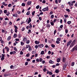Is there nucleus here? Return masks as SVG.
I'll list each match as a JSON object with an SVG mask.
<instances>
[{
    "label": "nucleus",
    "instance_id": "45",
    "mask_svg": "<svg viewBox=\"0 0 77 77\" xmlns=\"http://www.w3.org/2000/svg\"><path fill=\"white\" fill-rule=\"evenodd\" d=\"M8 6L9 8H11V6H12V4H8Z\"/></svg>",
    "mask_w": 77,
    "mask_h": 77
},
{
    "label": "nucleus",
    "instance_id": "23",
    "mask_svg": "<svg viewBox=\"0 0 77 77\" xmlns=\"http://www.w3.org/2000/svg\"><path fill=\"white\" fill-rule=\"evenodd\" d=\"M26 44H29V43H30V40H28L27 41H26Z\"/></svg>",
    "mask_w": 77,
    "mask_h": 77
},
{
    "label": "nucleus",
    "instance_id": "40",
    "mask_svg": "<svg viewBox=\"0 0 77 77\" xmlns=\"http://www.w3.org/2000/svg\"><path fill=\"white\" fill-rule=\"evenodd\" d=\"M5 20H8V21H9V19L8 18V17H6L5 18Z\"/></svg>",
    "mask_w": 77,
    "mask_h": 77
},
{
    "label": "nucleus",
    "instance_id": "63",
    "mask_svg": "<svg viewBox=\"0 0 77 77\" xmlns=\"http://www.w3.org/2000/svg\"><path fill=\"white\" fill-rule=\"evenodd\" d=\"M1 44H4V41H3V40H2L1 41Z\"/></svg>",
    "mask_w": 77,
    "mask_h": 77
},
{
    "label": "nucleus",
    "instance_id": "27",
    "mask_svg": "<svg viewBox=\"0 0 77 77\" xmlns=\"http://www.w3.org/2000/svg\"><path fill=\"white\" fill-rule=\"evenodd\" d=\"M28 47H29L28 50L29 51H30V50H31V46H30V45H29Z\"/></svg>",
    "mask_w": 77,
    "mask_h": 77
},
{
    "label": "nucleus",
    "instance_id": "58",
    "mask_svg": "<svg viewBox=\"0 0 77 77\" xmlns=\"http://www.w3.org/2000/svg\"><path fill=\"white\" fill-rule=\"evenodd\" d=\"M56 32H57V31H56V30H55L54 32V35H55L56 33Z\"/></svg>",
    "mask_w": 77,
    "mask_h": 77
},
{
    "label": "nucleus",
    "instance_id": "54",
    "mask_svg": "<svg viewBox=\"0 0 77 77\" xmlns=\"http://www.w3.org/2000/svg\"><path fill=\"white\" fill-rule=\"evenodd\" d=\"M35 11H34L32 13V15H35Z\"/></svg>",
    "mask_w": 77,
    "mask_h": 77
},
{
    "label": "nucleus",
    "instance_id": "62",
    "mask_svg": "<svg viewBox=\"0 0 77 77\" xmlns=\"http://www.w3.org/2000/svg\"><path fill=\"white\" fill-rule=\"evenodd\" d=\"M63 25H61L60 26V28L61 29H62V28H63Z\"/></svg>",
    "mask_w": 77,
    "mask_h": 77
},
{
    "label": "nucleus",
    "instance_id": "30",
    "mask_svg": "<svg viewBox=\"0 0 77 77\" xmlns=\"http://www.w3.org/2000/svg\"><path fill=\"white\" fill-rule=\"evenodd\" d=\"M75 41H76V40H74L73 41L72 43V44H74L75 45Z\"/></svg>",
    "mask_w": 77,
    "mask_h": 77
},
{
    "label": "nucleus",
    "instance_id": "53",
    "mask_svg": "<svg viewBox=\"0 0 77 77\" xmlns=\"http://www.w3.org/2000/svg\"><path fill=\"white\" fill-rule=\"evenodd\" d=\"M54 18V15L52 14L51 16V18L53 19Z\"/></svg>",
    "mask_w": 77,
    "mask_h": 77
},
{
    "label": "nucleus",
    "instance_id": "9",
    "mask_svg": "<svg viewBox=\"0 0 77 77\" xmlns=\"http://www.w3.org/2000/svg\"><path fill=\"white\" fill-rule=\"evenodd\" d=\"M27 40V38L26 37H24L23 38V41H26Z\"/></svg>",
    "mask_w": 77,
    "mask_h": 77
},
{
    "label": "nucleus",
    "instance_id": "35",
    "mask_svg": "<svg viewBox=\"0 0 77 77\" xmlns=\"http://www.w3.org/2000/svg\"><path fill=\"white\" fill-rule=\"evenodd\" d=\"M46 71H47V69L46 68H45L43 69V71L44 72H46Z\"/></svg>",
    "mask_w": 77,
    "mask_h": 77
},
{
    "label": "nucleus",
    "instance_id": "44",
    "mask_svg": "<svg viewBox=\"0 0 77 77\" xmlns=\"http://www.w3.org/2000/svg\"><path fill=\"white\" fill-rule=\"evenodd\" d=\"M14 50L15 51H17V48H16V47H14Z\"/></svg>",
    "mask_w": 77,
    "mask_h": 77
},
{
    "label": "nucleus",
    "instance_id": "55",
    "mask_svg": "<svg viewBox=\"0 0 77 77\" xmlns=\"http://www.w3.org/2000/svg\"><path fill=\"white\" fill-rule=\"evenodd\" d=\"M26 57H29L30 56V54L29 53L27 54L26 55Z\"/></svg>",
    "mask_w": 77,
    "mask_h": 77
},
{
    "label": "nucleus",
    "instance_id": "26",
    "mask_svg": "<svg viewBox=\"0 0 77 77\" xmlns=\"http://www.w3.org/2000/svg\"><path fill=\"white\" fill-rule=\"evenodd\" d=\"M43 60V59L41 58H40L39 59V62H41Z\"/></svg>",
    "mask_w": 77,
    "mask_h": 77
},
{
    "label": "nucleus",
    "instance_id": "59",
    "mask_svg": "<svg viewBox=\"0 0 77 77\" xmlns=\"http://www.w3.org/2000/svg\"><path fill=\"white\" fill-rule=\"evenodd\" d=\"M36 9H38L39 8V5H38L36 6Z\"/></svg>",
    "mask_w": 77,
    "mask_h": 77
},
{
    "label": "nucleus",
    "instance_id": "34",
    "mask_svg": "<svg viewBox=\"0 0 77 77\" xmlns=\"http://www.w3.org/2000/svg\"><path fill=\"white\" fill-rule=\"evenodd\" d=\"M11 36H9L8 38L7 39L8 41H10L11 39Z\"/></svg>",
    "mask_w": 77,
    "mask_h": 77
},
{
    "label": "nucleus",
    "instance_id": "11",
    "mask_svg": "<svg viewBox=\"0 0 77 77\" xmlns=\"http://www.w3.org/2000/svg\"><path fill=\"white\" fill-rule=\"evenodd\" d=\"M6 48L7 50V51L8 52L9 51V48H8V47L7 46H6V47H5V49Z\"/></svg>",
    "mask_w": 77,
    "mask_h": 77
},
{
    "label": "nucleus",
    "instance_id": "36",
    "mask_svg": "<svg viewBox=\"0 0 77 77\" xmlns=\"http://www.w3.org/2000/svg\"><path fill=\"white\" fill-rule=\"evenodd\" d=\"M66 11H67V12H70V10H69V9H66Z\"/></svg>",
    "mask_w": 77,
    "mask_h": 77
},
{
    "label": "nucleus",
    "instance_id": "21",
    "mask_svg": "<svg viewBox=\"0 0 77 77\" xmlns=\"http://www.w3.org/2000/svg\"><path fill=\"white\" fill-rule=\"evenodd\" d=\"M49 62V63H51V64L54 63V61H52V60H50Z\"/></svg>",
    "mask_w": 77,
    "mask_h": 77
},
{
    "label": "nucleus",
    "instance_id": "47",
    "mask_svg": "<svg viewBox=\"0 0 77 77\" xmlns=\"http://www.w3.org/2000/svg\"><path fill=\"white\" fill-rule=\"evenodd\" d=\"M56 43H57V44H59L60 43V42H59V41H57V40L56 41Z\"/></svg>",
    "mask_w": 77,
    "mask_h": 77
},
{
    "label": "nucleus",
    "instance_id": "13",
    "mask_svg": "<svg viewBox=\"0 0 77 77\" xmlns=\"http://www.w3.org/2000/svg\"><path fill=\"white\" fill-rule=\"evenodd\" d=\"M30 14V11H28L26 14V15H29Z\"/></svg>",
    "mask_w": 77,
    "mask_h": 77
},
{
    "label": "nucleus",
    "instance_id": "16",
    "mask_svg": "<svg viewBox=\"0 0 77 77\" xmlns=\"http://www.w3.org/2000/svg\"><path fill=\"white\" fill-rule=\"evenodd\" d=\"M60 58H58L57 59V62H58V63H59V62H60Z\"/></svg>",
    "mask_w": 77,
    "mask_h": 77
},
{
    "label": "nucleus",
    "instance_id": "28",
    "mask_svg": "<svg viewBox=\"0 0 77 77\" xmlns=\"http://www.w3.org/2000/svg\"><path fill=\"white\" fill-rule=\"evenodd\" d=\"M62 29L60 28V27H59L58 28V30L59 32H60L61 31V30H62Z\"/></svg>",
    "mask_w": 77,
    "mask_h": 77
},
{
    "label": "nucleus",
    "instance_id": "17",
    "mask_svg": "<svg viewBox=\"0 0 77 77\" xmlns=\"http://www.w3.org/2000/svg\"><path fill=\"white\" fill-rule=\"evenodd\" d=\"M65 57H63V62H64L65 63Z\"/></svg>",
    "mask_w": 77,
    "mask_h": 77
},
{
    "label": "nucleus",
    "instance_id": "46",
    "mask_svg": "<svg viewBox=\"0 0 77 77\" xmlns=\"http://www.w3.org/2000/svg\"><path fill=\"white\" fill-rule=\"evenodd\" d=\"M36 62H39V60L38 58H37L36 59Z\"/></svg>",
    "mask_w": 77,
    "mask_h": 77
},
{
    "label": "nucleus",
    "instance_id": "51",
    "mask_svg": "<svg viewBox=\"0 0 77 77\" xmlns=\"http://www.w3.org/2000/svg\"><path fill=\"white\" fill-rule=\"evenodd\" d=\"M71 23V21H68L67 22V23L68 24H70Z\"/></svg>",
    "mask_w": 77,
    "mask_h": 77
},
{
    "label": "nucleus",
    "instance_id": "4",
    "mask_svg": "<svg viewBox=\"0 0 77 77\" xmlns=\"http://www.w3.org/2000/svg\"><path fill=\"white\" fill-rule=\"evenodd\" d=\"M71 42H72V40H70L67 43V46L68 47V45H69L70 44H71Z\"/></svg>",
    "mask_w": 77,
    "mask_h": 77
},
{
    "label": "nucleus",
    "instance_id": "29",
    "mask_svg": "<svg viewBox=\"0 0 77 77\" xmlns=\"http://www.w3.org/2000/svg\"><path fill=\"white\" fill-rule=\"evenodd\" d=\"M66 68V66L64 65V66H63V70H65Z\"/></svg>",
    "mask_w": 77,
    "mask_h": 77
},
{
    "label": "nucleus",
    "instance_id": "56",
    "mask_svg": "<svg viewBox=\"0 0 77 77\" xmlns=\"http://www.w3.org/2000/svg\"><path fill=\"white\" fill-rule=\"evenodd\" d=\"M4 14H6V13H7V10H5L4 11Z\"/></svg>",
    "mask_w": 77,
    "mask_h": 77
},
{
    "label": "nucleus",
    "instance_id": "60",
    "mask_svg": "<svg viewBox=\"0 0 77 77\" xmlns=\"http://www.w3.org/2000/svg\"><path fill=\"white\" fill-rule=\"evenodd\" d=\"M20 54L21 55L23 54V52L22 51H21L20 52Z\"/></svg>",
    "mask_w": 77,
    "mask_h": 77
},
{
    "label": "nucleus",
    "instance_id": "22",
    "mask_svg": "<svg viewBox=\"0 0 77 77\" xmlns=\"http://www.w3.org/2000/svg\"><path fill=\"white\" fill-rule=\"evenodd\" d=\"M20 44H21V45H22V46H23V45H24V44H25L23 42H21Z\"/></svg>",
    "mask_w": 77,
    "mask_h": 77
},
{
    "label": "nucleus",
    "instance_id": "48",
    "mask_svg": "<svg viewBox=\"0 0 77 77\" xmlns=\"http://www.w3.org/2000/svg\"><path fill=\"white\" fill-rule=\"evenodd\" d=\"M25 30V28H24V27H23L22 28V29H21V30L22 31V32H23V31H24V30Z\"/></svg>",
    "mask_w": 77,
    "mask_h": 77
},
{
    "label": "nucleus",
    "instance_id": "2",
    "mask_svg": "<svg viewBox=\"0 0 77 77\" xmlns=\"http://www.w3.org/2000/svg\"><path fill=\"white\" fill-rule=\"evenodd\" d=\"M5 54H2L1 56V60L2 61H3L4 59H5Z\"/></svg>",
    "mask_w": 77,
    "mask_h": 77
},
{
    "label": "nucleus",
    "instance_id": "38",
    "mask_svg": "<svg viewBox=\"0 0 77 77\" xmlns=\"http://www.w3.org/2000/svg\"><path fill=\"white\" fill-rule=\"evenodd\" d=\"M57 21V19H56L54 18V20L53 22L54 23H56Z\"/></svg>",
    "mask_w": 77,
    "mask_h": 77
},
{
    "label": "nucleus",
    "instance_id": "18",
    "mask_svg": "<svg viewBox=\"0 0 77 77\" xmlns=\"http://www.w3.org/2000/svg\"><path fill=\"white\" fill-rule=\"evenodd\" d=\"M75 64V63L74 62H72L71 64V66H74V65Z\"/></svg>",
    "mask_w": 77,
    "mask_h": 77
},
{
    "label": "nucleus",
    "instance_id": "43",
    "mask_svg": "<svg viewBox=\"0 0 77 77\" xmlns=\"http://www.w3.org/2000/svg\"><path fill=\"white\" fill-rule=\"evenodd\" d=\"M21 5L22 6L24 7L26 6V5H25V3H22Z\"/></svg>",
    "mask_w": 77,
    "mask_h": 77
},
{
    "label": "nucleus",
    "instance_id": "6",
    "mask_svg": "<svg viewBox=\"0 0 77 77\" xmlns=\"http://www.w3.org/2000/svg\"><path fill=\"white\" fill-rule=\"evenodd\" d=\"M68 4H69L70 6H73V4L71 2H68Z\"/></svg>",
    "mask_w": 77,
    "mask_h": 77
},
{
    "label": "nucleus",
    "instance_id": "8",
    "mask_svg": "<svg viewBox=\"0 0 77 77\" xmlns=\"http://www.w3.org/2000/svg\"><path fill=\"white\" fill-rule=\"evenodd\" d=\"M75 45L74 44L72 43L70 44V45L69 46V48H72L73 46Z\"/></svg>",
    "mask_w": 77,
    "mask_h": 77
},
{
    "label": "nucleus",
    "instance_id": "1",
    "mask_svg": "<svg viewBox=\"0 0 77 77\" xmlns=\"http://www.w3.org/2000/svg\"><path fill=\"white\" fill-rule=\"evenodd\" d=\"M48 7L47 6V7L45 8L42 9V11L43 12H45V11H48Z\"/></svg>",
    "mask_w": 77,
    "mask_h": 77
},
{
    "label": "nucleus",
    "instance_id": "61",
    "mask_svg": "<svg viewBox=\"0 0 77 77\" xmlns=\"http://www.w3.org/2000/svg\"><path fill=\"white\" fill-rule=\"evenodd\" d=\"M64 21L65 23H66V18H65L64 19Z\"/></svg>",
    "mask_w": 77,
    "mask_h": 77
},
{
    "label": "nucleus",
    "instance_id": "39",
    "mask_svg": "<svg viewBox=\"0 0 77 77\" xmlns=\"http://www.w3.org/2000/svg\"><path fill=\"white\" fill-rule=\"evenodd\" d=\"M40 54H44V51H42L41 52Z\"/></svg>",
    "mask_w": 77,
    "mask_h": 77
},
{
    "label": "nucleus",
    "instance_id": "10",
    "mask_svg": "<svg viewBox=\"0 0 77 77\" xmlns=\"http://www.w3.org/2000/svg\"><path fill=\"white\" fill-rule=\"evenodd\" d=\"M46 26L48 28H50V26H51V25H50V24L48 23H47Z\"/></svg>",
    "mask_w": 77,
    "mask_h": 77
},
{
    "label": "nucleus",
    "instance_id": "3",
    "mask_svg": "<svg viewBox=\"0 0 77 77\" xmlns=\"http://www.w3.org/2000/svg\"><path fill=\"white\" fill-rule=\"evenodd\" d=\"M38 47L41 48H42L44 47V45L43 44H40L38 45Z\"/></svg>",
    "mask_w": 77,
    "mask_h": 77
},
{
    "label": "nucleus",
    "instance_id": "12",
    "mask_svg": "<svg viewBox=\"0 0 77 77\" xmlns=\"http://www.w3.org/2000/svg\"><path fill=\"white\" fill-rule=\"evenodd\" d=\"M35 43L37 45L39 44V42L38 41H35Z\"/></svg>",
    "mask_w": 77,
    "mask_h": 77
},
{
    "label": "nucleus",
    "instance_id": "24",
    "mask_svg": "<svg viewBox=\"0 0 77 77\" xmlns=\"http://www.w3.org/2000/svg\"><path fill=\"white\" fill-rule=\"evenodd\" d=\"M14 38H17V34H14Z\"/></svg>",
    "mask_w": 77,
    "mask_h": 77
},
{
    "label": "nucleus",
    "instance_id": "32",
    "mask_svg": "<svg viewBox=\"0 0 77 77\" xmlns=\"http://www.w3.org/2000/svg\"><path fill=\"white\" fill-rule=\"evenodd\" d=\"M61 40V38H57V41H60Z\"/></svg>",
    "mask_w": 77,
    "mask_h": 77
},
{
    "label": "nucleus",
    "instance_id": "20",
    "mask_svg": "<svg viewBox=\"0 0 77 77\" xmlns=\"http://www.w3.org/2000/svg\"><path fill=\"white\" fill-rule=\"evenodd\" d=\"M55 72L57 73H59V70L58 69H56L55 70Z\"/></svg>",
    "mask_w": 77,
    "mask_h": 77
},
{
    "label": "nucleus",
    "instance_id": "19",
    "mask_svg": "<svg viewBox=\"0 0 77 77\" xmlns=\"http://www.w3.org/2000/svg\"><path fill=\"white\" fill-rule=\"evenodd\" d=\"M9 74H4V77H7V76H9Z\"/></svg>",
    "mask_w": 77,
    "mask_h": 77
},
{
    "label": "nucleus",
    "instance_id": "15",
    "mask_svg": "<svg viewBox=\"0 0 77 77\" xmlns=\"http://www.w3.org/2000/svg\"><path fill=\"white\" fill-rule=\"evenodd\" d=\"M32 1H29L27 2V5H30Z\"/></svg>",
    "mask_w": 77,
    "mask_h": 77
},
{
    "label": "nucleus",
    "instance_id": "52",
    "mask_svg": "<svg viewBox=\"0 0 77 77\" xmlns=\"http://www.w3.org/2000/svg\"><path fill=\"white\" fill-rule=\"evenodd\" d=\"M45 62V61H44V60H42V63L43 64H44Z\"/></svg>",
    "mask_w": 77,
    "mask_h": 77
},
{
    "label": "nucleus",
    "instance_id": "41",
    "mask_svg": "<svg viewBox=\"0 0 77 77\" xmlns=\"http://www.w3.org/2000/svg\"><path fill=\"white\" fill-rule=\"evenodd\" d=\"M35 47L36 49H37L39 47H38V45H36L35 46Z\"/></svg>",
    "mask_w": 77,
    "mask_h": 77
},
{
    "label": "nucleus",
    "instance_id": "50",
    "mask_svg": "<svg viewBox=\"0 0 77 77\" xmlns=\"http://www.w3.org/2000/svg\"><path fill=\"white\" fill-rule=\"evenodd\" d=\"M49 74L51 75H52V74H53V73H52V72H51L49 71Z\"/></svg>",
    "mask_w": 77,
    "mask_h": 77
},
{
    "label": "nucleus",
    "instance_id": "25",
    "mask_svg": "<svg viewBox=\"0 0 77 77\" xmlns=\"http://www.w3.org/2000/svg\"><path fill=\"white\" fill-rule=\"evenodd\" d=\"M68 62H66L64 65V66H68Z\"/></svg>",
    "mask_w": 77,
    "mask_h": 77
},
{
    "label": "nucleus",
    "instance_id": "57",
    "mask_svg": "<svg viewBox=\"0 0 77 77\" xmlns=\"http://www.w3.org/2000/svg\"><path fill=\"white\" fill-rule=\"evenodd\" d=\"M39 20L40 21H41L42 20V17H38Z\"/></svg>",
    "mask_w": 77,
    "mask_h": 77
},
{
    "label": "nucleus",
    "instance_id": "7",
    "mask_svg": "<svg viewBox=\"0 0 77 77\" xmlns=\"http://www.w3.org/2000/svg\"><path fill=\"white\" fill-rule=\"evenodd\" d=\"M31 21H32V19H31V18L30 17H29L27 22L28 24H29Z\"/></svg>",
    "mask_w": 77,
    "mask_h": 77
},
{
    "label": "nucleus",
    "instance_id": "42",
    "mask_svg": "<svg viewBox=\"0 0 77 77\" xmlns=\"http://www.w3.org/2000/svg\"><path fill=\"white\" fill-rule=\"evenodd\" d=\"M29 63V62H28L26 61L25 64V66H27V65H28V63Z\"/></svg>",
    "mask_w": 77,
    "mask_h": 77
},
{
    "label": "nucleus",
    "instance_id": "49",
    "mask_svg": "<svg viewBox=\"0 0 77 77\" xmlns=\"http://www.w3.org/2000/svg\"><path fill=\"white\" fill-rule=\"evenodd\" d=\"M64 17H65V18H68V15H64Z\"/></svg>",
    "mask_w": 77,
    "mask_h": 77
},
{
    "label": "nucleus",
    "instance_id": "64",
    "mask_svg": "<svg viewBox=\"0 0 77 77\" xmlns=\"http://www.w3.org/2000/svg\"><path fill=\"white\" fill-rule=\"evenodd\" d=\"M18 36H19V38H21V34H18Z\"/></svg>",
    "mask_w": 77,
    "mask_h": 77
},
{
    "label": "nucleus",
    "instance_id": "37",
    "mask_svg": "<svg viewBox=\"0 0 77 77\" xmlns=\"http://www.w3.org/2000/svg\"><path fill=\"white\" fill-rule=\"evenodd\" d=\"M65 32L66 33H68V31L67 29H65Z\"/></svg>",
    "mask_w": 77,
    "mask_h": 77
},
{
    "label": "nucleus",
    "instance_id": "14",
    "mask_svg": "<svg viewBox=\"0 0 77 77\" xmlns=\"http://www.w3.org/2000/svg\"><path fill=\"white\" fill-rule=\"evenodd\" d=\"M29 26V29H31V28H32V23H29V26Z\"/></svg>",
    "mask_w": 77,
    "mask_h": 77
},
{
    "label": "nucleus",
    "instance_id": "33",
    "mask_svg": "<svg viewBox=\"0 0 77 77\" xmlns=\"http://www.w3.org/2000/svg\"><path fill=\"white\" fill-rule=\"evenodd\" d=\"M51 46L52 48H54L55 47V45L53 44H52L51 45Z\"/></svg>",
    "mask_w": 77,
    "mask_h": 77
},
{
    "label": "nucleus",
    "instance_id": "31",
    "mask_svg": "<svg viewBox=\"0 0 77 77\" xmlns=\"http://www.w3.org/2000/svg\"><path fill=\"white\" fill-rule=\"evenodd\" d=\"M50 23L51 26H54V22H51Z\"/></svg>",
    "mask_w": 77,
    "mask_h": 77
},
{
    "label": "nucleus",
    "instance_id": "5",
    "mask_svg": "<svg viewBox=\"0 0 77 77\" xmlns=\"http://www.w3.org/2000/svg\"><path fill=\"white\" fill-rule=\"evenodd\" d=\"M7 24H8V22L7 21H5L3 22L2 26H6V25H7Z\"/></svg>",
    "mask_w": 77,
    "mask_h": 77
}]
</instances>
